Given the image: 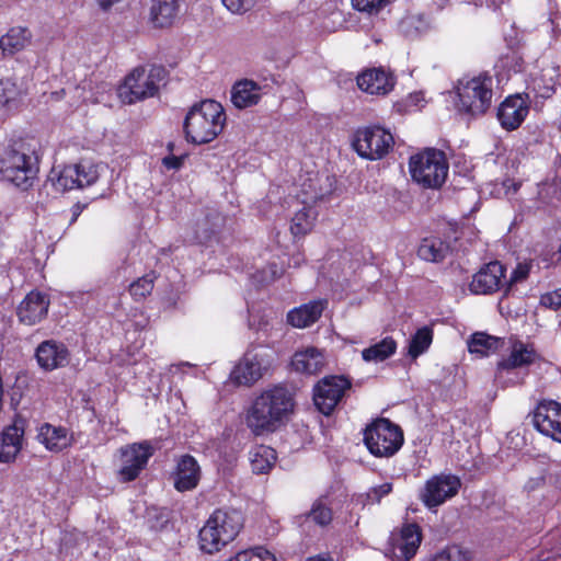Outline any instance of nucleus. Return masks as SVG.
<instances>
[{"label": "nucleus", "instance_id": "19", "mask_svg": "<svg viewBox=\"0 0 561 561\" xmlns=\"http://www.w3.org/2000/svg\"><path fill=\"white\" fill-rule=\"evenodd\" d=\"M24 436V421L15 419L0 435V462H13L19 455Z\"/></svg>", "mask_w": 561, "mask_h": 561}, {"label": "nucleus", "instance_id": "28", "mask_svg": "<svg viewBox=\"0 0 561 561\" xmlns=\"http://www.w3.org/2000/svg\"><path fill=\"white\" fill-rule=\"evenodd\" d=\"M178 0H153L150 20L156 27L172 25L179 13Z\"/></svg>", "mask_w": 561, "mask_h": 561}, {"label": "nucleus", "instance_id": "23", "mask_svg": "<svg viewBox=\"0 0 561 561\" xmlns=\"http://www.w3.org/2000/svg\"><path fill=\"white\" fill-rule=\"evenodd\" d=\"M325 366V357L322 351L309 346L297 351L291 358V367L296 373L316 375Z\"/></svg>", "mask_w": 561, "mask_h": 561}, {"label": "nucleus", "instance_id": "30", "mask_svg": "<svg viewBox=\"0 0 561 561\" xmlns=\"http://www.w3.org/2000/svg\"><path fill=\"white\" fill-rule=\"evenodd\" d=\"M31 39V33L27 28L18 26L12 27L7 34L0 37V48L4 54L14 55L24 49Z\"/></svg>", "mask_w": 561, "mask_h": 561}, {"label": "nucleus", "instance_id": "61", "mask_svg": "<svg viewBox=\"0 0 561 561\" xmlns=\"http://www.w3.org/2000/svg\"><path fill=\"white\" fill-rule=\"evenodd\" d=\"M227 561H243V557L241 556V552H238L234 557L230 558Z\"/></svg>", "mask_w": 561, "mask_h": 561}, {"label": "nucleus", "instance_id": "15", "mask_svg": "<svg viewBox=\"0 0 561 561\" xmlns=\"http://www.w3.org/2000/svg\"><path fill=\"white\" fill-rule=\"evenodd\" d=\"M538 358L539 355L533 344L515 341L510 354L499 362L495 378L505 382V375L510 374L511 370L528 367Z\"/></svg>", "mask_w": 561, "mask_h": 561}, {"label": "nucleus", "instance_id": "16", "mask_svg": "<svg viewBox=\"0 0 561 561\" xmlns=\"http://www.w3.org/2000/svg\"><path fill=\"white\" fill-rule=\"evenodd\" d=\"M422 540L419 526L408 524L402 527L399 534H392L390 538V552L393 561H409L412 559Z\"/></svg>", "mask_w": 561, "mask_h": 561}, {"label": "nucleus", "instance_id": "25", "mask_svg": "<svg viewBox=\"0 0 561 561\" xmlns=\"http://www.w3.org/2000/svg\"><path fill=\"white\" fill-rule=\"evenodd\" d=\"M325 306V300L310 301L290 310L287 313V321L295 328H307L318 321Z\"/></svg>", "mask_w": 561, "mask_h": 561}, {"label": "nucleus", "instance_id": "9", "mask_svg": "<svg viewBox=\"0 0 561 561\" xmlns=\"http://www.w3.org/2000/svg\"><path fill=\"white\" fill-rule=\"evenodd\" d=\"M271 364L272 355L267 348L251 347L230 373V380L238 386H252L263 377Z\"/></svg>", "mask_w": 561, "mask_h": 561}, {"label": "nucleus", "instance_id": "41", "mask_svg": "<svg viewBox=\"0 0 561 561\" xmlns=\"http://www.w3.org/2000/svg\"><path fill=\"white\" fill-rule=\"evenodd\" d=\"M21 95V90L13 79L0 80V108L15 102Z\"/></svg>", "mask_w": 561, "mask_h": 561}, {"label": "nucleus", "instance_id": "27", "mask_svg": "<svg viewBox=\"0 0 561 561\" xmlns=\"http://www.w3.org/2000/svg\"><path fill=\"white\" fill-rule=\"evenodd\" d=\"M261 95V87L252 80H241L231 89V102L238 108L257 104Z\"/></svg>", "mask_w": 561, "mask_h": 561}, {"label": "nucleus", "instance_id": "44", "mask_svg": "<svg viewBox=\"0 0 561 561\" xmlns=\"http://www.w3.org/2000/svg\"><path fill=\"white\" fill-rule=\"evenodd\" d=\"M243 561H280L276 556L264 547H254L240 551Z\"/></svg>", "mask_w": 561, "mask_h": 561}, {"label": "nucleus", "instance_id": "7", "mask_svg": "<svg viewBox=\"0 0 561 561\" xmlns=\"http://www.w3.org/2000/svg\"><path fill=\"white\" fill-rule=\"evenodd\" d=\"M37 172L36 157L24 148L7 149L0 159V173L3 180L18 187L26 188Z\"/></svg>", "mask_w": 561, "mask_h": 561}, {"label": "nucleus", "instance_id": "52", "mask_svg": "<svg viewBox=\"0 0 561 561\" xmlns=\"http://www.w3.org/2000/svg\"><path fill=\"white\" fill-rule=\"evenodd\" d=\"M545 485V477L542 473H537L536 476L534 477H530L525 485H524V489L527 491V492H533V491H536L540 488H542Z\"/></svg>", "mask_w": 561, "mask_h": 561}, {"label": "nucleus", "instance_id": "45", "mask_svg": "<svg viewBox=\"0 0 561 561\" xmlns=\"http://www.w3.org/2000/svg\"><path fill=\"white\" fill-rule=\"evenodd\" d=\"M310 517L317 524L325 526L332 520V511L322 501H317L310 511Z\"/></svg>", "mask_w": 561, "mask_h": 561}, {"label": "nucleus", "instance_id": "11", "mask_svg": "<svg viewBox=\"0 0 561 561\" xmlns=\"http://www.w3.org/2000/svg\"><path fill=\"white\" fill-rule=\"evenodd\" d=\"M350 388L351 381L345 377L327 376L313 388L314 405L324 415H330Z\"/></svg>", "mask_w": 561, "mask_h": 561}, {"label": "nucleus", "instance_id": "35", "mask_svg": "<svg viewBox=\"0 0 561 561\" xmlns=\"http://www.w3.org/2000/svg\"><path fill=\"white\" fill-rule=\"evenodd\" d=\"M78 172L76 164L65 165L61 169L54 168L50 172L49 180L54 187L60 192L79 188Z\"/></svg>", "mask_w": 561, "mask_h": 561}, {"label": "nucleus", "instance_id": "62", "mask_svg": "<svg viewBox=\"0 0 561 561\" xmlns=\"http://www.w3.org/2000/svg\"><path fill=\"white\" fill-rule=\"evenodd\" d=\"M207 238H208V236H205V237H199V236H198V237H197L198 241H201V242L205 241Z\"/></svg>", "mask_w": 561, "mask_h": 561}, {"label": "nucleus", "instance_id": "26", "mask_svg": "<svg viewBox=\"0 0 561 561\" xmlns=\"http://www.w3.org/2000/svg\"><path fill=\"white\" fill-rule=\"evenodd\" d=\"M38 439L48 450L56 453L64 450L72 443V436L67 428L48 423L41 426Z\"/></svg>", "mask_w": 561, "mask_h": 561}, {"label": "nucleus", "instance_id": "22", "mask_svg": "<svg viewBox=\"0 0 561 561\" xmlns=\"http://www.w3.org/2000/svg\"><path fill=\"white\" fill-rule=\"evenodd\" d=\"M68 350L54 341L41 343L36 350V359L44 370H54L68 363Z\"/></svg>", "mask_w": 561, "mask_h": 561}, {"label": "nucleus", "instance_id": "4", "mask_svg": "<svg viewBox=\"0 0 561 561\" xmlns=\"http://www.w3.org/2000/svg\"><path fill=\"white\" fill-rule=\"evenodd\" d=\"M458 110L477 117L491 107L493 99V78L486 73L465 77L456 85Z\"/></svg>", "mask_w": 561, "mask_h": 561}, {"label": "nucleus", "instance_id": "59", "mask_svg": "<svg viewBox=\"0 0 561 561\" xmlns=\"http://www.w3.org/2000/svg\"><path fill=\"white\" fill-rule=\"evenodd\" d=\"M421 100H423L422 93H415V94L410 95V101L415 102L416 105H417L419 101H421Z\"/></svg>", "mask_w": 561, "mask_h": 561}, {"label": "nucleus", "instance_id": "10", "mask_svg": "<svg viewBox=\"0 0 561 561\" xmlns=\"http://www.w3.org/2000/svg\"><path fill=\"white\" fill-rule=\"evenodd\" d=\"M393 136L379 127H366L355 133L353 147L365 159L378 160L383 158L393 146Z\"/></svg>", "mask_w": 561, "mask_h": 561}, {"label": "nucleus", "instance_id": "40", "mask_svg": "<svg viewBox=\"0 0 561 561\" xmlns=\"http://www.w3.org/2000/svg\"><path fill=\"white\" fill-rule=\"evenodd\" d=\"M471 552L458 545L448 546L437 552L431 561H471Z\"/></svg>", "mask_w": 561, "mask_h": 561}, {"label": "nucleus", "instance_id": "18", "mask_svg": "<svg viewBox=\"0 0 561 561\" xmlns=\"http://www.w3.org/2000/svg\"><path fill=\"white\" fill-rule=\"evenodd\" d=\"M528 102L520 94L506 98L499 107L497 118L503 128L514 130L528 115Z\"/></svg>", "mask_w": 561, "mask_h": 561}, {"label": "nucleus", "instance_id": "36", "mask_svg": "<svg viewBox=\"0 0 561 561\" xmlns=\"http://www.w3.org/2000/svg\"><path fill=\"white\" fill-rule=\"evenodd\" d=\"M397 350L396 341L387 336L380 342L362 351V357L367 363H379L389 358Z\"/></svg>", "mask_w": 561, "mask_h": 561}, {"label": "nucleus", "instance_id": "24", "mask_svg": "<svg viewBox=\"0 0 561 561\" xmlns=\"http://www.w3.org/2000/svg\"><path fill=\"white\" fill-rule=\"evenodd\" d=\"M201 479V469L194 457L183 456L176 468L174 488L180 491H188L197 486Z\"/></svg>", "mask_w": 561, "mask_h": 561}, {"label": "nucleus", "instance_id": "13", "mask_svg": "<svg viewBox=\"0 0 561 561\" xmlns=\"http://www.w3.org/2000/svg\"><path fill=\"white\" fill-rule=\"evenodd\" d=\"M534 426L543 435L561 443V404L553 400L538 403L533 414Z\"/></svg>", "mask_w": 561, "mask_h": 561}, {"label": "nucleus", "instance_id": "39", "mask_svg": "<svg viewBox=\"0 0 561 561\" xmlns=\"http://www.w3.org/2000/svg\"><path fill=\"white\" fill-rule=\"evenodd\" d=\"M430 27V21L424 14H410L400 22V30L405 36H417Z\"/></svg>", "mask_w": 561, "mask_h": 561}, {"label": "nucleus", "instance_id": "58", "mask_svg": "<svg viewBox=\"0 0 561 561\" xmlns=\"http://www.w3.org/2000/svg\"><path fill=\"white\" fill-rule=\"evenodd\" d=\"M84 208H85V205H83V204L78 203V204L73 205L71 208V215H72L71 221H76Z\"/></svg>", "mask_w": 561, "mask_h": 561}, {"label": "nucleus", "instance_id": "32", "mask_svg": "<svg viewBox=\"0 0 561 561\" xmlns=\"http://www.w3.org/2000/svg\"><path fill=\"white\" fill-rule=\"evenodd\" d=\"M301 205L302 207L297 209L291 218L290 230L294 236L308 233L312 229L318 215L312 203Z\"/></svg>", "mask_w": 561, "mask_h": 561}, {"label": "nucleus", "instance_id": "53", "mask_svg": "<svg viewBox=\"0 0 561 561\" xmlns=\"http://www.w3.org/2000/svg\"><path fill=\"white\" fill-rule=\"evenodd\" d=\"M557 255V253L552 252H547V253H542L539 259L537 260V266L539 268H549L551 265L556 264L557 262H559L560 260H554V256Z\"/></svg>", "mask_w": 561, "mask_h": 561}, {"label": "nucleus", "instance_id": "49", "mask_svg": "<svg viewBox=\"0 0 561 561\" xmlns=\"http://www.w3.org/2000/svg\"><path fill=\"white\" fill-rule=\"evenodd\" d=\"M391 491H392V483H390V482H385L380 485L373 486L366 493L367 502L368 503H379L380 500L383 496L388 495Z\"/></svg>", "mask_w": 561, "mask_h": 561}, {"label": "nucleus", "instance_id": "34", "mask_svg": "<svg viewBox=\"0 0 561 561\" xmlns=\"http://www.w3.org/2000/svg\"><path fill=\"white\" fill-rule=\"evenodd\" d=\"M251 325H253L257 332H262L266 337H271L274 332L282 330V313L272 309H266L262 314L252 317Z\"/></svg>", "mask_w": 561, "mask_h": 561}, {"label": "nucleus", "instance_id": "46", "mask_svg": "<svg viewBox=\"0 0 561 561\" xmlns=\"http://www.w3.org/2000/svg\"><path fill=\"white\" fill-rule=\"evenodd\" d=\"M533 266L534 261L518 263L515 270L512 272L510 280L507 282L508 288L517 283L524 282L531 272Z\"/></svg>", "mask_w": 561, "mask_h": 561}, {"label": "nucleus", "instance_id": "51", "mask_svg": "<svg viewBox=\"0 0 561 561\" xmlns=\"http://www.w3.org/2000/svg\"><path fill=\"white\" fill-rule=\"evenodd\" d=\"M262 280L263 282H273L283 274V268L279 267L276 263H272L268 265L266 270L262 272Z\"/></svg>", "mask_w": 561, "mask_h": 561}, {"label": "nucleus", "instance_id": "6", "mask_svg": "<svg viewBox=\"0 0 561 561\" xmlns=\"http://www.w3.org/2000/svg\"><path fill=\"white\" fill-rule=\"evenodd\" d=\"M163 77L164 70L161 67L153 66L149 70L144 67L135 68L118 87V98L126 104L151 98L157 93Z\"/></svg>", "mask_w": 561, "mask_h": 561}, {"label": "nucleus", "instance_id": "2", "mask_svg": "<svg viewBox=\"0 0 561 561\" xmlns=\"http://www.w3.org/2000/svg\"><path fill=\"white\" fill-rule=\"evenodd\" d=\"M226 114L220 103L204 100L191 107L184 121L187 140L193 144H206L214 140L222 130Z\"/></svg>", "mask_w": 561, "mask_h": 561}, {"label": "nucleus", "instance_id": "55", "mask_svg": "<svg viewBox=\"0 0 561 561\" xmlns=\"http://www.w3.org/2000/svg\"><path fill=\"white\" fill-rule=\"evenodd\" d=\"M519 186H520L519 182H516L511 179H507V180L503 181V183H502V187L504 190L505 196L515 194L518 191Z\"/></svg>", "mask_w": 561, "mask_h": 561}, {"label": "nucleus", "instance_id": "37", "mask_svg": "<svg viewBox=\"0 0 561 561\" xmlns=\"http://www.w3.org/2000/svg\"><path fill=\"white\" fill-rule=\"evenodd\" d=\"M321 181L322 179L319 178L318 174H314L313 176H309L301 183V193L298 195L300 204H314L329 192V190H323L320 186Z\"/></svg>", "mask_w": 561, "mask_h": 561}, {"label": "nucleus", "instance_id": "33", "mask_svg": "<svg viewBox=\"0 0 561 561\" xmlns=\"http://www.w3.org/2000/svg\"><path fill=\"white\" fill-rule=\"evenodd\" d=\"M449 245L439 238L431 237L422 240L417 255L428 262H439L446 257Z\"/></svg>", "mask_w": 561, "mask_h": 561}, {"label": "nucleus", "instance_id": "21", "mask_svg": "<svg viewBox=\"0 0 561 561\" xmlns=\"http://www.w3.org/2000/svg\"><path fill=\"white\" fill-rule=\"evenodd\" d=\"M393 78L383 69H368L357 77V85L369 94L385 95L393 88Z\"/></svg>", "mask_w": 561, "mask_h": 561}, {"label": "nucleus", "instance_id": "56", "mask_svg": "<svg viewBox=\"0 0 561 561\" xmlns=\"http://www.w3.org/2000/svg\"><path fill=\"white\" fill-rule=\"evenodd\" d=\"M87 85H89L88 83H83L82 85L78 87L76 90L77 92L79 91H82V93H80V96L82 98L83 102H92V103H98L101 101V99L94 94H87L85 93V89H87Z\"/></svg>", "mask_w": 561, "mask_h": 561}, {"label": "nucleus", "instance_id": "57", "mask_svg": "<svg viewBox=\"0 0 561 561\" xmlns=\"http://www.w3.org/2000/svg\"><path fill=\"white\" fill-rule=\"evenodd\" d=\"M122 0H95L96 5L103 12L110 11L115 4L119 3Z\"/></svg>", "mask_w": 561, "mask_h": 561}, {"label": "nucleus", "instance_id": "20", "mask_svg": "<svg viewBox=\"0 0 561 561\" xmlns=\"http://www.w3.org/2000/svg\"><path fill=\"white\" fill-rule=\"evenodd\" d=\"M49 301L38 291H31L20 304L18 316L21 322L32 325L46 317Z\"/></svg>", "mask_w": 561, "mask_h": 561}, {"label": "nucleus", "instance_id": "60", "mask_svg": "<svg viewBox=\"0 0 561 561\" xmlns=\"http://www.w3.org/2000/svg\"><path fill=\"white\" fill-rule=\"evenodd\" d=\"M308 561H333V560L329 557L317 556L313 558H309Z\"/></svg>", "mask_w": 561, "mask_h": 561}, {"label": "nucleus", "instance_id": "43", "mask_svg": "<svg viewBox=\"0 0 561 561\" xmlns=\"http://www.w3.org/2000/svg\"><path fill=\"white\" fill-rule=\"evenodd\" d=\"M154 275L147 274L130 284L129 293L136 299L140 300L147 297L153 289Z\"/></svg>", "mask_w": 561, "mask_h": 561}, {"label": "nucleus", "instance_id": "3", "mask_svg": "<svg viewBox=\"0 0 561 561\" xmlns=\"http://www.w3.org/2000/svg\"><path fill=\"white\" fill-rule=\"evenodd\" d=\"M243 526L242 514L238 511H215L198 534L202 551L213 554L222 550L240 533Z\"/></svg>", "mask_w": 561, "mask_h": 561}, {"label": "nucleus", "instance_id": "47", "mask_svg": "<svg viewBox=\"0 0 561 561\" xmlns=\"http://www.w3.org/2000/svg\"><path fill=\"white\" fill-rule=\"evenodd\" d=\"M389 0H352L353 7L362 12H378Z\"/></svg>", "mask_w": 561, "mask_h": 561}, {"label": "nucleus", "instance_id": "17", "mask_svg": "<svg viewBox=\"0 0 561 561\" xmlns=\"http://www.w3.org/2000/svg\"><path fill=\"white\" fill-rule=\"evenodd\" d=\"M504 266L497 262H490L474 274L470 283V290L473 294L486 295L496 291L504 285Z\"/></svg>", "mask_w": 561, "mask_h": 561}, {"label": "nucleus", "instance_id": "42", "mask_svg": "<svg viewBox=\"0 0 561 561\" xmlns=\"http://www.w3.org/2000/svg\"><path fill=\"white\" fill-rule=\"evenodd\" d=\"M76 168L78 169V185L79 188H82L84 186H89L93 184L98 178H99V170L98 165L90 162V161H80L79 163H76Z\"/></svg>", "mask_w": 561, "mask_h": 561}, {"label": "nucleus", "instance_id": "50", "mask_svg": "<svg viewBox=\"0 0 561 561\" xmlns=\"http://www.w3.org/2000/svg\"><path fill=\"white\" fill-rule=\"evenodd\" d=\"M540 304L550 309H558L561 307V287L551 293L541 296Z\"/></svg>", "mask_w": 561, "mask_h": 561}, {"label": "nucleus", "instance_id": "1", "mask_svg": "<svg viewBox=\"0 0 561 561\" xmlns=\"http://www.w3.org/2000/svg\"><path fill=\"white\" fill-rule=\"evenodd\" d=\"M293 393L284 386L264 389L247 411L245 423L255 435L272 433L284 425L294 411Z\"/></svg>", "mask_w": 561, "mask_h": 561}, {"label": "nucleus", "instance_id": "54", "mask_svg": "<svg viewBox=\"0 0 561 561\" xmlns=\"http://www.w3.org/2000/svg\"><path fill=\"white\" fill-rule=\"evenodd\" d=\"M183 157L168 156L162 159V163L167 169L176 170L183 163Z\"/></svg>", "mask_w": 561, "mask_h": 561}, {"label": "nucleus", "instance_id": "14", "mask_svg": "<svg viewBox=\"0 0 561 561\" xmlns=\"http://www.w3.org/2000/svg\"><path fill=\"white\" fill-rule=\"evenodd\" d=\"M460 485V480L456 476H435L426 482L421 497L428 508H433L455 496Z\"/></svg>", "mask_w": 561, "mask_h": 561}, {"label": "nucleus", "instance_id": "31", "mask_svg": "<svg viewBox=\"0 0 561 561\" xmlns=\"http://www.w3.org/2000/svg\"><path fill=\"white\" fill-rule=\"evenodd\" d=\"M468 351L479 357L489 356L495 353L501 344V339L483 332L473 333L467 342Z\"/></svg>", "mask_w": 561, "mask_h": 561}, {"label": "nucleus", "instance_id": "8", "mask_svg": "<svg viewBox=\"0 0 561 561\" xmlns=\"http://www.w3.org/2000/svg\"><path fill=\"white\" fill-rule=\"evenodd\" d=\"M364 442L374 456L390 457L401 448L403 434L389 420L379 419L365 430Z\"/></svg>", "mask_w": 561, "mask_h": 561}, {"label": "nucleus", "instance_id": "38", "mask_svg": "<svg viewBox=\"0 0 561 561\" xmlns=\"http://www.w3.org/2000/svg\"><path fill=\"white\" fill-rule=\"evenodd\" d=\"M433 341V330L430 327L420 328L412 336L408 354L412 358H416L425 353Z\"/></svg>", "mask_w": 561, "mask_h": 561}, {"label": "nucleus", "instance_id": "48", "mask_svg": "<svg viewBox=\"0 0 561 561\" xmlns=\"http://www.w3.org/2000/svg\"><path fill=\"white\" fill-rule=\"evenodd\" d=\"M221 2L231 13L241 14L251 10L256 0H221Z\"/></svg>", "mask_w": 561, "mask_h": 561}, {"label": "nucleus", "instance_id": "63", "mask_svg": "<svg viewBox=\"0 0 561 561\" xmlns=\"http://www.w3.org/2000/svg\"><path fill=\"white\" fill-rule=\"evenodd\" d=\"M559 168L561 169V159H560V164H559Z\"/></svg>", "mask_w": 561, "mask_h": 561}, {"label": "nucleus", "instance_id": "29", "mask_svg": "<svg viewBox=\"0 0 561 561\" xmlns=\"http://www.w3.org/2000/svg\"><path fill=\"white\" fill-rule=\"evenodd\" d=\"M276 459V451L270 446L256 445L249 450V461L252 472L255 474L268 473Z\"/></svg>", "mask_w": 561, "mask_h": 561}, {"label": "nucleus", "instance_id": "12", "mask_svg": "<svg viewBox=\"0 0 561 561\" xmlns=\"http://www.w3.org/2000/svg\"><path fill=\"white\" fill-rule=\"evenodd\" d=\"M121 467L118 478L123 482L135 480L147 466L153 455V447L149 442L134 443L122 447Z\"/></svg>", "mask_w": 561, "mask_h": 561}, {"label": "nucleus", "instance_id": "5", "mask_svg": "<svg viewBox=\"0 0 561 561\" xmlns=\"http://www.w3.org/2000/svg\"><path fill=\"white\" fill-rule=\"evenodd\" d=\"M445 153L436 149H426L410 158L409 170L414 182L426 188H439L448 174Z\"/></svg>", "mask_w": 561, "mask_h": 561}]
</instances>
